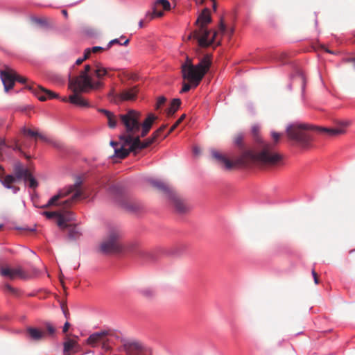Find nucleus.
<instances>
[{
	"mask_svg": "<svg viewBox=\"0 0 355 355\" xmlns=\"http://www.w3.org/2000/svg\"><path fill=\"white\" fill-rule=\"evenodd\" d=\"M107 74V69L100 64H95L94 66L85 65L78 76L69 81V88L73 93L69 96V101L81 107H89V102L81 94L98 91L103 88V78Z\"/></svg>",
	"mask_w": 355,
	"mask_h": 355,
	"instance_id": "obj_1",
	"label": "nucleus"
},
{
	"mask_svg": "<svg viewBox=\"0 0 355 355\" xmlns=\"http://www.w3.org/2000/svg\"><path fill=\"white\" fill-rule=\"evenodd\" d=\"M271 137L273 144L261 141V149L258 152L247 150L238 159L237 163L246 165L250 163H259L266 166H275L282 160V155L275 148V145L280 139L281 134L272 131Z\"/></svg>",
	"mask_w": 355,
	"mask_h": 355,
	"instance_id": "obj_2",
	"label": "nucleus"
},
{
	"mask_svg": "<svg viewBox=\"0 0 355 355\" xmlns=\"http://www.w3.org/2000/svg\"><path fill=\"white\" fill-rule=\"evenodd\" d=\"M121 123L124 126L125 132L121 135L120 144L111 141L110 144L114 149V155L116 157L123 159L128 155V150L126 149V139L128 137L134 138L138 135L141 128L140 113L133 110H130L124 114L119 116Z\"/></svg>",
	"mask_w": 355,
	"mask_h": 355,
	"instance_id": "obj_3",
	"label": "nucleus"
},
{
	"mask_svg": "<svg viewBox=\"0 0 355 355\" xmlns=\"http://www.w3.org/2000/svg\"><path fill=\"white\" fill-rule=\"evenodd\" d=\"M211 65L209 56L204 57L198 64H193L191 60L187 57L186 62L182 64V73L184 79L187 80L193 87H196Z\"/></svg>",
	"mask_w": 355,
	"mask_h": 355,
	"instance_id": "obj_4",
	"label": "nucleus"
},
{
	"mask_svg": "<svg viewBox=\"0 0 355 355\" xmlns=\"http://www.w3.org/2000/svg\"><path fill=\"white\" fill-rule=\"evenodd\" d=\"M122 234L116 228L110 229L100 245V250L104 254H114L132 251L136 243H125L121 239Z\"/></svg>",
	"mask_w": 355,
	"mask_h": 355,
	"instance_id": "obj_5",
	"label": "nucleus"
},
{
	"mask_svg": "<svg viewBox=\"0 0 355 355\" xmlns=\"http://www.w3.org/2000/svg\"><path fill=\"white\" fill-rule=\"evenodd\" d=\"M211 20L209 10L205 8L196 20L198 29L195 31L189 38L191 37L196 38L199 45L201 46H208L214 42L218 33L209 31L206 28V26L211 22Z\"/></svg>",
	"mask_w": 355,
	"mask_h": 355,
	"instance_id": "obj_6",
	"label": "nucleus"
},
{
	"mask_svg": "<svg viewBox=\"0 0 355 355\" xmlns=\"http://www.w3.org/2000/svg\"><path fill=\"white\" fill-rule=\"evenodd\" d=\"M312 129L313 128L311 125L297 121L287 126L286 134L290 139L296 141L303 147L308 148L311 146L313 140V135L310 132Z\"/></svg>",
	"mask_w": 355,
	"mask_h": 355,
	"instance_id": "obj_7",
	"label": "nucleus"
},
{
	"mask_svg": "<svg viewBox=\"0 0 355 355\" xmlns=\"http://www.w3.org/2000/svg\"><path fill=\"white\" fill-rule=\"evenodd\" d=\"M148 182L153 187L162 191L169 200L170 203L179 213H184L189 210V207L181 200L174 192L173 189L166 183L159 180L150 179Z\"/></svg>",
	"mask_w": 355,
	"mask_h": 355,
	"instance_id": "obj_8",
	"label": "nucleus"
},
{
	"mask_svg": "<svg viewBox=\"0 0 355 355\" xmlns=\"http://www.w3.org/2000/svg\"><path fill=\"white\" fill-rule=\"evenodd\" d=\"M80 184V182H77L73 185H71L69 187H67L66 189L59 191L58 194L51 197L49 200L47 204L44 207H46L52 205H57V202L60 199L68 196L70 193H73V196H71V198L66 200L62 202L63 206L69 207L73 201L77 200L82 196Z\"/></svg>",
	"mask_w": 355,
	"mask_h": 355,
	"instance_id": "obj_9",
	"label": "nucleus"
},
{
	"mask_svg": "<svg viewBox=\"0 0 355 355\" xmlns=\"http://www.w3.org/2000/svg\"><path fill=\"white\" fill-rule=\"evenodd\" d=\"M121 351L127 355H143L144 352V346L135 340L124 339L122 340Z\"/></svg>",
	"mask_w": 355,
	"mask_h": 355,
	"instance_id": "obj_10",
	"label": "nucleus"
},
{
	"mask_svg": "<svg viewBox=\"0 0 355 355\" xmlns=\"http://www.w3.org/2000/svg\"><path fill=\"white\" fill-rule=\"evenodd\" d=\"M141 135H138L135 136L134 138H130V137H128L126 139V144H128V146L126 147V149L128 150V153L130 151H134L137 149H143L150 144H152L155 140L152 137L150 138H148L146 139L144 142H141L140 141Z\"/></svg>",
	"mask_w": 355,
	"mask_h": 355,
	"instance_id": "obj_11",
	"label": "nucleus"
},
{
	"mask_svg": "<svg viewBox=\"0 0 355 355\" xmlns=\"http://www.w3.org/2000/svg\"><path fill=\"white\" fill-rule=\"evenodd\" d=\"M0 78L4 86L5 91L8 92L15 85V82L17 79V73L14 70L6 68L3 71H0Z\"/></svg>",
	"mask_w": 355,
	"mask_h": 355,
	"instance_id": "obj_12",
	"label": "nucleus"
},
{
	"mask_svg": "<svg viewBox=\"0 0 355 355\" xmlns=\"http://www.w3.org/2000/svg\"><path fill=\"white\" fill-rule=\"evenodd\" d=\"M0 274L5 277L10 279L15 278L26 279L27 275L26 272L20 268H10V267H2L0 268Z\"/></svg>",
	"mask_w": 355,
	"mask_h": 355,
	"instance_id": "obj_13",
	"label": "nucleus"
},
{
	"mask_svg": "<svg viewBox=\"0 0 355 355\" xmlns=\"http://www.w3.org/2000/svg\"><path fill=\"white\" fill-rule=\"evenodd\" d=\"M28 89L37 96L38 99L41 101H44L47 98H58V95L51 91L44 89L43 87H38L35 88L34 86H29Z\"/></svg>",
	"mask_w": 355,
	"mask_h": 355,
	"instance_id": "obj_14",
	"label": "nucleus"
},
{
	"mask_svg": "<svg viewBox=\"0 0 355 355\" xmlns=\"http://www.w3.org/2000/svg\"><path fill=\"white\" fill-rule=\"evenodd\" d=\"M160 7L164 10H168L171 9V3L168 0H157L154 4L151 18L160 17L163 15V12L159 10Z\"/></svg>",
	"mask_w": 355,
	"mask_h": 355,
	"instance_id": "obj_15",
	"label": "nucleus"
},
{
	"mask_svg": "<svg viewBox=\"0 0 355 355\" xmlns=\"http://www.w3.org/2000/svg\"><path fill=\"white\" fill-rule=\"evenodd\" d=\"M110 332L107 331L96 332L89 336L86 340V343L92 347H95L100 342L103 340L105 336H108Z\"/></svg>",
	"mask_w": 355,
	"mask_h": 355,
	"instance_id": "obj_16",
	"label": "nucleus"
},
{
	"mask_svg": "<svg viewBox=\"0 0 355 355\" xmlns=\"http://www.w3.org/2000/svg\"><path fill=\"white\" fill-rule=\"evenodd\" d=\"M30 174V171L27 168H24L20 163L15 164L14 176L16 178V181L22 179L24 182H26L27 178Z\"/></svg>",
	"mask_w": 355,
	"mask_h": 355,
	"instance_id": "obj_17",
	"label": "nucleus"
},
{
	"mask_svg": "<svg viewBox=\"0 0 355 355\" xmlns=\"http://www.w3.org/2000/svg\"><path fill=\"white\" fill-rule=\"evenodd\" d=\"M157 119V117L153 114H148V117L146 120L141 124V137H143L147 135L149 132L151 126L154 122V121Z\"/></svg>",
	"mask_w": 355,
	"mask_h": 355,
	"instance_id": "obj_18",
	"label": "nucleus"
},
{
	"mask_svg": "<svg viewBox=\"0 0 355 355\" xmlns=\"http://www.w3.org/2000/svg\"><path fill=\"white\" fill-rule=\"evenodd\" d=\"M349 123L348 121H344L342 123L341 126L334 128H320L321 131L325 132L328 133L331 136L338 135L345 133V128L349 125Z\"/></svg>",
	"mask_w": 355,
	"mask_h": 355,
	"instance_id": "obj_19",
	"label": "nucleus"
},
{
	"mask_svg": "<svg viewBox=\"0 0 355 355\" xmlns=\"http://www.w3.org/2000/svg\"><path fill=\"white\" fill-rule=\"evenodd\" d=\"M0 181L6 188L12 189L14 193H17L19 190L18 187L12 186V184L17 182L16 178L12 175H8L3 180L0 179Z\"/></svg>",
	"mask_w": 355,
	"mask_h": 355,
	"instance_id": "obj_20",
	"label": "nucleus"
},
{
	"mask_svg": "<svg viewBox=\"0 0 355 355\" xmlns=\"http://www.w3.org/2000/svg\"><path fill=\"white\" fill-rule=\"evenodd\" d=\"M98 112L105 114L107 119L108 126L110 128H116L118 122L116 116H115L112 112L104 109H99Z\"/></svg>",
	"mask_w": 355,
	"mask_h": 355,
	"instance_id": "obj_21",
	"label": "nucleus"
},
{
	"mask_svg": "<svg viewBox=\"0 0 355 355\" xmlns=\"http://www.w3.org/2000/svg\"><path fill=\"white\" fill-rule=\"evenodd\" d=\"M137 92L138 90L136 87L125 89L120 94V98L123 101H132L136 98Z\"/></svg>",
	"mask_w": 355,
	"mask_h": 355,
	"instance_id": "obj_22",
	"label": "nucleus"
},
{
	"mask_svg": "<svg viewBox=\"0 0 355 355\" xmlns=\"http://www.w3.org/2000/svg\"><path fill=\"white\" fill-rule=\"evenodd\" d=\"M211 154L215 159L225 165L226 169H231L232 168L233 163L224 155L216 150L212 151Z\"/></svg>",
	"mask_w": 355,
	"mask_h": 355,
	"instance_id": "obj_23",
	"label": "nucleus"
},
{
	"mask_svg": "<svg viewBox=\"0 0 355 355\" xmlns=\"http://www.w3.org/2000/svg\"><path fill=\"white\" fill-rule=\"evenodd\" d=\"M27 331L31 338L33 340H40L42 339L46 335L44 331L33 327H28L27 329Z\"/></svg>",
	"mask_w": 355,
	"mask_h": 355,
	"instance_id": "obj_24",
	"label": "nucleus"
},
{
	"mask_svg": "<svg viewBox=\"0 0 355 355\" xmlns=\"http://www.w3.org/2000/svg\"><path fill=\"white\" fill-rule=\"evenodd\" d=\"M181 105V100L180 98H174L172 100L169 107L166 110V114L168 116H173L179 109Z\"/></svg>",
	"mask_w": 355,
	"mask_h": 355,
	"instance_id": "obj_25",
	"label": "nucleus"
},
{
	"mask_svg": "<svg viewBox=\"0 0 355 355\" xmlns=\"http://www.w3.org/2000/svg\"><path fill=\"white\" fill-rule=\"evenodd\" d=\"M21 131L24 135H28V136H30L32 137H39L42 140L46 139V137L44 135H42V134H40L39 132H37L36 130H33L31 129H27L26 128H24Z\"/></svg>",
	"mask_w": 355,
	"mask_h": 355,
	"instance_id": "obj_26",
	"label": "nucleus"
},
{
	"mask_svg": "<svg viewBox=\"0 0 355 355\" xmlns=\"http://www.w3.org/2000/svg\"><path fill=\"white\" fill-rule=\"evenodd\" d=\"M260 130V127L259 125H254L252 127V133L254 137V139L257 140V141L259 144V148L261 149V141H263L261 138L259 136Z\"/></svg>",
	"mask_w": 355,
	"mask_h": 355,
	"instance_id": "obj_27",
	"label": "nucleus"
},
{
	"mask_svg": "<svg viewBox=\"0 0 355 355\" xmlns=\"http://www.w3.org/2000/svg\"><path fill=\"white\" fill-rule=\"evenodd\" d=\"M186 117V114H183L178 120L177 121L171 126V128H170L168 132L164 135L162 137V139H164L166 138L171 132H172L178 125L179 124L185 119Z\"/></svg>",
	"mask_w": 355,
	"mask_h": 355,
	"instance_id": "obj_28",
	"label": "nucleus"
},
{
	"mask_svg": "<svg viewBox=\"0 0 355 355\" xmlns=\"http://www.w3.org/2000/svg\"><path fill=\"white\" fill-rule=\"evenodd\" d=\"M77 345V343L73 340H69L64 343V352H67Z\"/></svg>",
	"mask_w": 355,
	"mask_h": 355,
	"instance_id": "obj_29",
	"label": "nucleus"
},
{
	"mask_svg": "<svg viewBox=\"0 0 355 355\" xmlns=\"http://www.w3.org/2000/svg\"><path fill=\"white\" fill-rule=\"evenodd\" d=\"M140 293L146 297H150L154 295L155 291L151 288H145L141 289Z\"/></svg>",
	"mask_w": 355,
	"mask_h": 355,
	"instance_id": "obj_30",
	"label": "nucleus"
},
{
	"mask_svg": "<svg viewBox=\"0 0 355 355\" xmlns=\"http://www.w3.org/2000/svg\"><path fill=\"white\" fill-rule=\"evenodd\" d=\"M28 184V187L31 188H35L37 187V182L34 178V177L31 175V173L27 178V181L25 182Z\"/></svg>",
	"mask_w": 355,
	"mask_h": 355,
	"instance_id": "obj_31",
	"label": "nucleus"
},
{
	"mask_svg": "<svg viewBox=\"0 0 355 355\" xmlns=\"http://www.w3.org/2000/svg\"><path fill=\"white\" fill-rule=\"evenodd\" d=\"M91 53V50H90V48H88L87 49H85V53H84V56L83 58H78L76 61V63L77 64H81L85 60H86L87 58H89V55Z\"/></svg>",
	"mask_w": 355,
	"mask_h": 355,
	"instance_id": "obj_32",
	"label": "nucleus"
},
{
	"mask_svg": "<svg viewBox=\"0 0 355 355\" xmlns=\"http://www.w3.org/2000/svg\"><path fill=\"white\" fill-rule=\"evenodd\" d=\"M129 43V40L126 39L123 43L119 41V39H114L111 40L107 44V48H110L114 44H119L120 45L126 46Z\"/></svg>",
	"mask_w": 355,
	"mask_h": 355,
	"instance_id": "obj_33",
	"label": "nucleus"
},
{
	"mask_svg": "<svg viewBox=\"0 0 355 355\" xmlns=\"http://www.w3.org/2000/svg\"><path fill=\"white\" fill-rule=\"evenodd\" d=\"M166 101V98L164 96H159L156 103L155 109L158 110L162 106Z\"/></svg>",
	"mask_w": 355,
	"mask_h": 355,
	"instance_id": "obj_34",
	"label": "nucleus"
},
{
	"mask_svg": "<svg viewBox=\"0 0 355 355\" xmlns=\"http://www.w3.org/2000/svg\"><path fill=\"white\" fill-rule=\"evenodd\" d=\"M166 125L161 126L158 130L153 132L152 137L156 141V139L159 137L160 133L166 128Z\"/></svg>",
	"mask_w": 355,
	"mask_h": 355,
	"instance_id": "obj_35",
	"label": "nucleus"
},
{
	"mask_svg": "<svg viewBox=\"0 0 355 355\" xmlns=\"http://www.w3.org/2000/svg\"><path fill=\"white\" fill-rule=\"evenodd\" d=\"M166 125L161 126L158 130L153 132L152 137L156 141V139L159 137L160 133L166 128Z\"/></svg>",
	"mask_w": 355,
	"mask_h": 355,
	"instance_id": "obj_36",
	"label": "nucleus"
},
{
	"mask_svg": "<svg viewBox=\"0 0 355 355\" xmlns=\"http://www.w3.org/2000/svg\"><path fill=\"white\" fill-rule=\"evenodd\" d=\"M58 218V220H57V224L60 227H65L66 226V221H65V219L63 216H62L61 215H59L57 216Z\"/></svg>",
	"mask_w": 355,
	"mask_h": 355,
	"instance_id": "obj_37",
	"label": "nucleus"
},
{
	"mask_svg": "<svg viewBox=\"0 0 355 355\" xmlns=\"http://www.w3.org/2000/svg\"><path fill=\"white\" fill-rule=\"evenodd\" d=\"M45 326H46L48 333L50 335H53L55 331V327L50 322H46L45 324Z\"/></svg>",
	"mask_w": 355,
	"mask_h": 355,
	"instance_id": "obj_38",
	"label": "nucleus"
},
{
	"mask_svg": "<svg viewBox=\"0 0 355 355\" xmlns=\"http://www.w3.org/2000/svg\"><path fill=\"white\" fill-rule=\"evenodd\" d=\"M191 87H193L192 85L189 82V83H183L182 88L180 91V93H185L190 90Z\"/></svg>",
	"mask_w": 355,
	"mask_h": 355,
	"instance_id": "obj_39",
	"label": "nucleus"
},
{
	"mask_svg": "<svg viewBox=\"0 0 355 355\" xmlns=\"http://www.w3.org/2000/svg\"><path fill=\"white\" fill-rule=\"evenodd\" d=\"M44 214L48 218H51L54 216H58V214L57 212H55V211H45L44 212Z\"/></svg>",
	"mask_w": 355,
	"mask_h": 355,
	"instance_id": "obj_40",
	"label": "nucleus"
},
{
	"mask_svg": "<svg viewBox=\"0 0 355 355\" xmlns=\"http://www.w3.org/2000/svg\"><path fill=\"white\" fill-rule=\"evenodd\" d=\"M103 49L101 46H94L92 48L90 49L91 50V53H97L101 50H103Z\"/></svg>",
	"mask_w": 355,
	"mask_h": 355,
	"instance_id": "obj_41",
	"label": "nucleus"
},
{
	"mask_svg": "<svg viewBox=\"0 0 355 355\" xmlns=\"http://www.w3.org/2000/svg\"><path fill=\"white\" fill-rule=\"evenodd\" d=\"M243 137L241 135H238L235 139V144L238 146H240L242 142Z\"/></svg>",
	"mask_w": 355,
	"mask_h": 355,
	"instance_id": "obj_42",
	"label": "nucleus"
},
{
	"mask_svg": "<svg viewBox=\"0 0 355 355\" xmlns=\"http://www.w3.org/2000/svg\"><path fill=\"white\" fill-rule=\"evenodd\" d=\"M70 324L68 322H66L63 326L62 331L64 333L67 332L69 328Z\"/></svg>",
	"mask_w": 355,
	"mask_h": 355,
	"instance_id": "obj_43",
	"label": "nucleus"
},
{
	"mask_svg": "<svg viewBox=\"0 0 355 355\" xmlns=\"http://www.w3.org/2000/svg\"><path fill=\"white\" fill-rule=\"evenodd\" d=\"M312 275L314 278V282L315 283L317 284H318V277H317V273L315 272V271L314 270H312Z\"/></svg>",
	"mask_w": 355,
	"mask_h": 355,
	"instance_id": "obj_44",
	"label": "nucleus"
},
{
	"mask_svg": "<svg viewBox=\"0 0 355 355\" xmlns=\"http://www.w3.org/2000/svg\"><path fill=\"white\" fill-rule=\"evenodd\" d=\"M13 150H19V151H20V150H21V147H20V146L18 144L17 141H15V146L13 147Z\"/></svg>",
	"mask_w": 355,
	"mask_h": 355,
	"instance_id": "obj_45",
	"label": "nucleus"
},
{
	"mask_svg": "<svg viewBox=\"0 0 355 355\" xmlns=\"http://www.w3.org/2000/svg\"><path fill=\"white\" fill-rule=\"evenodd\" d=\"M16 80L19 81V83H24L26 81V79L23 77H20L17 74V79Z\"/></svg>",
	"mask_w": 355,
	"mask_h": 355,
	"instance_id": "obj_46",
	"label": "nucleus"
},
{
	"mask_svg": "<svg viewBox=\"0 0 355 355\" xmlns=\"http://www.w3.org/2000/svg\"><path fill=\"white\" fill-rule=\"evenodd\" d=\"M6 141L4 139H0V150L3 147L6 146Z\"/></svg>",
	"mask_w": 355,
	"mask_h": 355,
	"instance_id": "obj_47",
	"label": "nucleus"
},
{
	"mask_svg": "<svg viewBox=\"0 0 355 355\" xmlns=\"http://www.w3.org/2000/svg\"><path fill=\"white\" fill-rule=\"evenodd\" d=\"M225 30V25L223 24H220V31L224 32Z\"/></svg>",
	"mask_w": 355,
	"mask_h": 355,
	"instance_id": "obj_48",
	"label": "nucleus"
},
{
	"mask_svg": "<svg viewBox=\"0 0 355 355\" xmlns=\"http://www.w3.org/2000/svg\"><path fill=\"white\" fill-rule=\"evenodd\" d=\"M62 13L64 15V17H67V12L66 10H62Z\"/></svg>",
	"mask_w": 355,
	"mask_h": 355,
	"instance_id": "obj_49",
	"label": "nucleus"
},
{
	"mask_svg": "<svg viewBox=\"0 0 355 355\" xmlns=\"http://www.w3.org/2000/svg\"><path fill=\"white\" fill-rule=\"evenodd\" d=\"M143 26H144L143 21H142V20H141V21H139V28H142V27H143Z\"/></svg>",
	"mask_w": 355,
	"mask_h": 355,
	"instance_id": "obj_50",
	"label": "nucleus"
},
{
	"mask_svg": "<svg viewBox=\"0 0 355 355\" xmlns=\"http://www.w3.org/2000/svg\"><path fill=\"white\" fill-rule=\"evenodd\" d=\"M125 209H128V210H131V211H132V210H133L132 207H130V206H128V205H127V206H125Z\"/></svg>",
	"mask_w": 355,
	"mask_h": 355,
	"instance_id": "obj_51",
	"label": "nucleus"
},
{
	"mask_svg": "<svg viewBox=\"0 0 355 355\" xmlns=\"http://www.w3.org/2000/svg\"><path fill=\"white\" fill-rule=\"evenodd\" d=\"M213 1V8L214 10H216V3H215V0H211Z\"/></svg>",
	"mask_w": 355,
	"mask_h": 355,
	"instance_id": "obj_52",
	"label": "nucleus"
},
{
	"mask_svg": "<svg viewBox=\"0 0 355 355\" xmlns=\"http://www.w3.org/2000/svg\"><path fill=\"white\" fill-rule=\"evenodd\" d=\"M193 150H194V153H198V148H194Z\"/></svg>",
	"mask_w": 355,
	"mask_h": 355,
	"instance_id": "obj_53",
	"label": "nucleus"
},
{
	"mask_svg": "<svg viewBox=\"0 0 355 355\" xmlns=\"http://www.w3.org/2000/svg\"><path fill=\"white\" fill-rule=\"evenodd\" d=\"M7 288H8L9 290H10V291H12V288H11V286H9V285H8V286H7Z\"/></svg>",
	"mask_w": 355,
	"mask_h": 355,
	"instance_id": "obj_54",
	"label": "nucleus"
},
{
	"mask_svg": "<svg viewBox=\"0 0 355 355\" xmlns=\"http://www.w3.org/2000/svg\"><path fill=\"white\" fill-rule=\"evenodd\" d=\"M62 100L63 101H67V98L66 97H64V98H63Z\"/></svg>",
	"mask_w": 355,
	"mask_h": 355,
	"instance_id": "obj_55",
	"label": "nucleus"
},
{
	"mask_svg": "<svg viewBox=\"0 0 355 355\" xmlns=\"http://www.w3.org/2000/svg\"><path fill=\"white\" fill-rule=\"evenodd\" d=\"M301 80L304 83V78L303 77H301Z\"/></svg>",
	"mask_w": 355,
	"mask_h": 355,
	"instance_id": "obj_56",
	"label": "nucleus"
},
{
	"mask_svg": "<svg viewBox=\"0 0 355 355\" xmlns=\"http://www.w3.org/2000/svg\"><path fill=\"white\" fill-rule=\"evenodd\" d=\"M2 227V225H0V228Z\"/></svg>",
	"mask_w": 355,
	"mask_h": 355,
	"instance_id": "obj_57",
	"label": "nucleus"
}]
</instances>
